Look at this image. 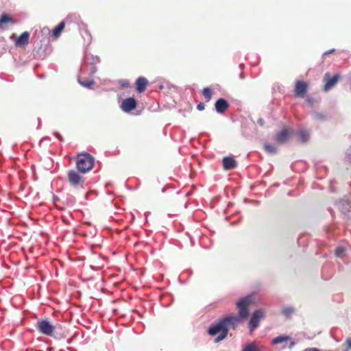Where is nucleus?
I'll return each instance as SVG.
<instances>
[{
    "label": "nucleus",
    "instance_id": "nucleus-1",
    "mask_svg": "<svg viewBox=\"0 0 351 351\" xmlns=\"http://www.w3.org/2000/svg\"><path fill=\"white\" fill-rule=\"evenodd\" d=\"M253 298L248 295L241 299L237 306L239 308V316H227L219 320L218 322L211 325L208 329V334L211 336L219 335L215 339V343H218L228 336L229 329H236L237 324L241 321V319L247 318L249 315L248 307L252 304Z\"/></svg>",
    "mask_w": 351,
    "mask_h": 351
},
{
    "label": "nucleus",
    "instance_id": "nucleus-2",
    "mask_svg": "<svg viewBox=\"0 0 351 351\" xmlns=\"http://www.w3.org/2000/svg\"><path fill=\"white\" fill-rule=\"evenodd\" d=\"M95 165L94 157L87 152L78 154L76 158V168L77 171L84 174L93 169Z\"/></svg>",
    "mask_w": 351,
    "mask_h": 351
},
{
    "label": "nucleus",
    "instance_id": "nucleus-3",
    "mask_svg": "<svg viewBox=\"0 0 351 351\" xmlns=\"http://www.w3.org/2000/svg\"><path fill=\"white\" fill-rule=\"evenodd\" d=\"M58 326L59 325H53L48 319H40L36 324V327L40 333L50 337L54 336L55 330Z\"/></svg>",
    "mask_w": 351,
    "mask_h": 351
},
{
    "label": "nucleus",
    "instance_id": "nucleus-4",
    "mask_svg": "<svg viewBox=\"0 0 351 351\" xmlns=\"http://www.w3.org/2000/svg\"><path fill=\"white\" fill-rule=\"evenodd\" d=\"M79 171L70 170L68 171V181L74 188L82 187L84 182V178L81 176Z\"/></svg>",
    "mask_w": 351,
    "mask_h": 351
},
{
    "label": "nucleus",
    "instance_id": "nucleus-5",
    "mask_svg": "<svg viewBox=\"0 0 351 351\" xmlns=\"http://www.w3.org/2000/svg\"><path fill=\"white\" fill-rule=\"evenodd\" d=\"M308 86L309 84L308 82L297 80L294 87L295 96L296 97L304 98L308 92Z\"/></svg>",
    "mask_w": 351,
    "mask_h": 351
},
{
    "label": "nucleus",
    "instance_id": "nucleus-6",
    "mask_svg": "<svg viewBox=\"0 0 351 351\" xmlns=\"http://www.w3.org/2000/svg\"><path fill=\"white\" fill-rule=\"evenodd\" d=\"M340 75L339 74H335L332 77L329 73H326L324 75V81L325 84L324 86V90L327 92L332 89L339 82Z\"/></svg>",
    "mask_w": 351,
    "mask_h": 351
},
{
    "label": "nucleus",
    "instance_id": "nucleus-7",
    "mask_svg": "<svg viewBox=\"0 0 351 351\" xmlns=\"http://www.w3.org/2000/svg\"><path fill=\"white\" fill-rule=\"evenodd\" d=\"M291 130L288 127H284L280 132L275 136L274 140L278 144H284L289 140Z\"/></svg>",
    "mask_w": 351,
    "mask_h": 351
},
{
    "label": "nucleus",
    "instance_id": "nucleus-8",
    "mask_svg": "<svg viewBox=\"0 0 351 351\" xmlns=\"http://www.w3.org/2000/svg\"><path fill=\"white\" fill-rule=\"evenodd\" d=\"M265 317V312L262 309L255 311L252 315L249 322V328L250 330H254L258 327L260 319Z\"/></svg>",
    "mask_w": 351,
    "mask_h": 351
},
{
    "label": "nucleus",
    "instance_id": "nucleus-9",
    "mask_svg": "<svg viewBox=\"0 0 351 351\" xmlns=\"http://www.w3.org/2000/svg\"><path fill=\"white\" fill-rule=\"evenodd\" d=\"M136 101L132 98L129 97L124 99L121 104V108L125 112H130L136 108Z\"/></svg>",
    "mask_w": 351,
    "mask_h": 351
},
{
    "label": "nucleus",
    "instance_id": "nucleus-10",
    "mask_svg": "<svg viewBox=\"0 0 351 351\" xmlns=\"http://www.w3.org/2000/svg\"><path fill=\"white\" fill-rule=\"evenodd\" d=\"M149 82L147 79L143 76H141L137 78L135 82V88L138 93H142L145 90Z\"/></svg>",
    "mask_w": 351,
    "mask_h": 351
},
{
    "label": "nucleus",
    "instance_id": "nucleus-11",
    "mask_svg": "<svg viewBox=\"0 0 351 351\" xmlns=\"http://www.w3.org/2000/svg\"><path fill=\"white\" fill-rule=\"evenodd\" d=\"M223 167L225 170L234 169L237 166V162L232 156H226L222 160Z\"/></svg>",
    "mask_w": 351,
    "mask_h": 351
},
{
    "label": "nucleus",
    "instance_id": "nucleus-12",
    "mask_svg": "<svg viewBox=\"0 0 351 351\" xmlns=\"http://www.w3.org/2000/svg\"><path fill=\"white\" fill-rule=\"evenodd\" d=\"M215 106L217 112L223 113L228 109L229 104L226 100L221 98L216 101Z\"/></svg>",
    "mask_w": 351,
    "mask_h": 351
},
{
    "label": "nucleus",
    "instance_id": "nucleus-13",
    "mask_svg": "<svg viewBox=\"0 0 351 351\" xmlns=\"http://www.w3.org/2000/svg\"><path fill=\"white\" fill-rule=\"evenodd\" d=\"M29 34L27 32H24L22 33L20 36L16 40V46H24L27 45L29 42Z\"/></svg>",
    "mask_w": 351,
    "mask_h": 351
},
{
    "label": "nucleus",
    "instance_id": "nucleus-14",
    "mask_svg": "<svg viewBox=\"0 0 351 351\" xmlns=\"http://www.w3.org/2000/svg\"><path fill=\"white\" fill-rule=\"evenodd\" d=\"M9 23H14L12 18L10 16H9L8 14H5V13L2 14L0 17V29L2 28L3 25Z\"/></svg>",
    "mask_w": 351,
    "mask_h": 351
},
{
    "label": "nucleus",
    "instance_id": "nucleus-15",
    "mask_svg": "<svg viewBox=\"0 0 351 351\" xmlns=\"http://www.w3.org/2000/svg\"><path fill=\"white\" fill-rule=\"evenodd\" d=\"M65 27L64 21L60 22L53 30V36L55 38L59 37L61 32L63 31Z\"/></svg>",
    "mask_w": 351,
    "mask_h": 351
},
{
    "label": "nucleus",
    "instance_id": "nucleus-16",
    "mask_svg": "<svg viewBox=\"0 0 351 351\" xmlns=\"http://www.w3.org/2000/svg\"><path fill=\"white\" fill-rule=\"evenodd\" d=\"M291 339V337L289 336L285 335V336H278L274 338L272 341V345L278 344L285 341H287L288 340Z\"/></svg>",
    "mask_w": 351,
    "mask_h": 351
},
{
    "label": "nucleus",
    "instance_id": "nucleus-17",
    "mask_svg": "<svg viewBox=\"0 0 351 351\" xmlns=\"http://www.w3.org/2000/svg\"><path fill=\"white\" fill-rule=\"evenodd\" d=\"M202 95L206 101H209L212 99L213 90L208 87H205L202 90Z\"/></svg>",
    "mask_w": 351,
    "mask_h": 351
},
{
    "label": "nucleus",
    "instance_id": "nucleus-18",
    "mask_svg": "<svg viewBox=\"0 0 351 351\" xmlns=\"http://www.w3.org/2000/svg\"><path fill=\"white\" fill-rule=\"evenodd\" d=\"M309 138V133L306 130H301L298 133V139L302 143H305L308 141Z\"/></svg>",
    "mask_w": 351,
    "mask_h": 351
},
{
    "label": "nucleus",
    "instance_id": "nucleus-19",
    "mask_svg": "<svg viewBox=\"0 0 351 351\" xmlns=\"http://www.w3.org/2000/svg\"><path fill=\"white\" fill-rule=\"evenodd\" d=\"M242 351H262L261 348L257 347L254 343L245 346Z\"/></svg>",
    "mask_w": 351,
    "mask_h": 351
},
{
    "label": "nucleus",
    "instance_id": "nucleus-20",
    "mask_svg": "<svg viewBox=\"0 0 351 351\" xmlns=\"http://www.w3.org/2000/svg\"><path fill=\"white\" fill-rule=\"evenodd\" d=\"M264 149L265 152H267L269 154H275L276 152V148L270 144H265L264 145Z\"/></svg>",
    "mask_w": 351,
    "mask_h": 351
},
{
    "label": "nucleus",
    "instance_id": "nucleus-21",
    "mask_svg": "<svg viewBox=\"0 0 351 351\" xmlns=\"http://www.w3.org/2000/svg\"><path fill=\"white\" fill-rule=\"evenodd\" d=\"M294 312V308L292 307H286L282 310V313L286 317H290Z\"/></svg>",
    "mask_w": 351,
    "mask_h": 351
},
{
    "label": "nucleus",
    "instance_id": "nucleus-22",
    "mask_svg": "<svg viewBox=\"0 0 351 351\" xmlns=\"http://www.w3.org/2000/svg\"><path fill=\"white\" fill-rule=\"evenodd\" d=\"M345 254V248L343 247H338L335 250V255L337 257H342Z\"/></svg>",
    "mask_w": 351,
    "mask_h": 351
},
{
    "label": "nucleus",
    "instance_id": "nucleus-23",
    "mask_svg": "<svg viewBox=\"0 0 351 351\" xmlns=\"http://www.w3.org/2000/svg\"><path fill=\"white\" fill-rule=\"evenodd\" d=\"M79 82L80 83L81 85H82L84 87H90L92 85H93L94 84V81L93 80H87L86 82H83L81 80H79Z\"/></svg>",
    "mask_w": 351,
    "mask_h": 351
},
{
    "label": "nucleus",
    "instance_id": "nucleus-24",
    "mask_svg": "<svg viewBox=\"0 0 351 351\" xmlns=\"http://www.w3.org/2000/svg\"><path fill=\"white\" fill-rule=\"evenodd\" d=\"M120 84L123 87H126L127 88V87L130 86V83L128 81H125V80L121 81L120 82Z\"/></svg>",
    "mask_w": 351,
    "mask_h": 351
},
{
    "label": "nucleus",
    "instance_id": "nucleus-25",
    "mask_svg": "<svg viewBox=\"0 0 351 351\" xmlns=\"http://www.w3.org/2000/svg\"><path fill=\"white\" fill-rule=\"evenodd\" d=\"M197 108L199 110H202L204 109V104L203 103H199L197 106Z\"/></svg>",
    "mask_w": 351,
    "mask_h": 351
},
{
    "label": "nucleus",
    "instance_id": "nucleus-26",
    "mask_svg": "<svg viewBox=\"0 0 351 351\" xmlns=\"http://www.w3.org/2000/svg\"><path fill=\"white\" fill-rule=\"evenodd\" d=\"M346 346H347V348L351 349V338L348 339L346 340Z\"/></svg>",
    "mask_w": 351,
    "mask_h": 351
},
{
    "label": "nucleus",
    "instance_id": "nucleus-27",
    "mask_svg": "<svg viewBox=\"0 0 351 351\" xmlns=\"http://www.w3.org/2000/svg\"><path fill=\"white\" fill-rule=\"evenodd\" d=\"M304 351H320V350L317 348H306Z\"/></svg>",
    "mask_w": 351,
    "mask_h": 351
},
{
    "label": "nucleus",
    "instance_id": "nucleus-28",
    "mask_svg": "<svg viewBox=\"0 0 351 351\" xmlns=\"http://www.w3.org/2000/svg\"><path fill=\"white\" fill-rule=\"evenodd\" d=\"M306 101H307V102H308L311 106H312V105L313 104V102H314L313 99H312V98H308V99H306Z\"/></svg>",
    "mask_w": 351,
    "mask_h": 351
},
{
    "label": "nucleus",
    "instance_id": "nucleus-29",
    "mask_svg": "<svg viewBox=\"0 0 351 351\" xmlns=\"http://www.w3.org/2000/svg\"><path fill=\"white\" fill-rule=\"evenodd\" d=\"M346 161L351 165V154H349L346 156Z\"/></svg>",
    "mask_w": 351,
    "mask_h": 351
},
{
    "label": "nucleus",
    "instance_id": "nucleus-30",
    "mask_svg": "<svg viewBox=\"0 0 351 351\" xmlns=\"http://www.w3.org/2000/svg\"><path fill=\"white\" fill-rule=\"evenodd\" d=\"M334 51H335V49H330V50H328V51H326L324 53V55H328V54H330V53H333Z\"/></svg>",
    "mask_w": 351,
    "mask_h": 351
},
{
    "label": "nucleus",
    "instance_id": "nucleus-31",
    "mask_svg": "<svg viewBox=\"0 0 351 351\" xmlns=\"http://www.w3.org/2000/svg\"><path fill=\"white\" fill-rule=\"evenodd\" d=\"M258 123L261 125H264V120L263 119H259L258 120Z\"/></svg>",
    "mask_w": 351,
    "mask_h": 351
},
{
    "label": "nucleus",
    "instance_id": "nucleus-32",
    "mask_svg": "<svg viewBox=\"0 0 351 351\" xmlns=\"http://www.w3.org/2000/svg\"><path fill=\"white\" fill-rule=\"evenodd\" d=\"M295 343L294 341H291V342L290 343V345H289V349H292V348H293V346H295Z\"/></svg>",
    "mask_w": 351,
    "mask_h": 351
},
{
    "label": "nucleus",
    "instance_id": "nucleus-33",
    "mask_svg": "<svg viewBox=\"0 0 351 351\" xmlns=\"http://www.w3.org/2000/svg\"><path fill=\"white\" fill-rule=\"evenodd\" d=\"M55 134H56V136L58 138H59L60 140H62V137H61L60 135H58L57 133H55Z\"/></svg>",
    "mask_w": 351,
    "mask_h": 351
}]
</instances>
